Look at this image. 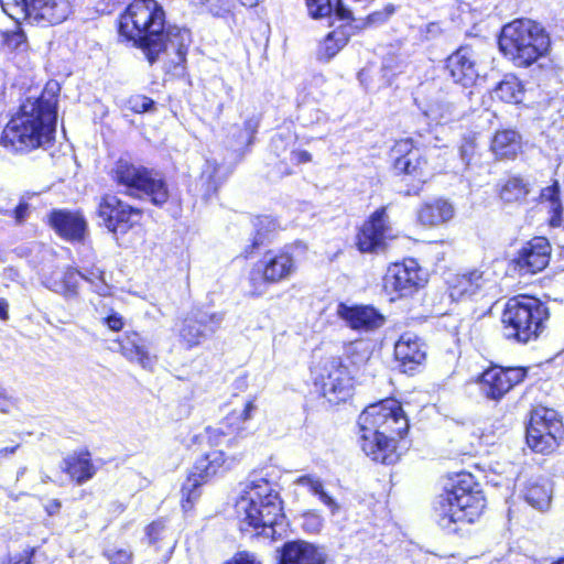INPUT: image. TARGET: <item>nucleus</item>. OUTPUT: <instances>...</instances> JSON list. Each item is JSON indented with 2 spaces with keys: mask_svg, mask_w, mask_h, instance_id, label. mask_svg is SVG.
Masks as SVG:
<instances>
[{
  "mask_svg": "<svg viewBox=\"0 0 564 564\" xmlns=\"http://www.w3.org/2000/svg\"><path fill=\"white\" fill-rule=\"evenodd\" d=\"M119 35L140 47L150 64L164 63L166 72L186 61L191 33L186 29H165V12L158 0H133L119 20Z\"/></svg>",
  "mask_w": 564,
  "mask_h": 564,
  "instance_id": "nucleus-1",
  "label": "nucleus"
},
{
  "mask_svg": "<svg viewBox=\"0 0 564 564\" xmlns=\"http://www.w3.org/2000/svg\"><path fill=\"white\" fill-rule=\"evenodd\" d=\"M57 122V98L42 94L26 99L2 131L1 144L17 153L45 149L53 142Z\"/></svg>",
  "mask_w": 564,
  "mask_h": 564,
  "instance_id": "nucleus-2",
  "label": "nucleus"
},
{
  "mask_svg": "<svg viewBox=\"0 0 564 564\" xmlns=\"http://www.w3.org/2000/svg\"><path fill=\"white\" fill-rule=\"evenodd\" d=\"M360 446L373 462L393 464L397 460L395 442L409 430V421L401 403L386 399L368 405L358 417Z\"/></svg>",
  "mask_w": 564,
  "mask_h": 564,
  "instance_id": "nucleus-3",
  "label": "nucleus"
},
{
  "mask_svg": "<svg viewBox=\"0 0 564 564\" xmlns=\"http://www.w3.org/2000/svg\"><path fill=\"white\" fill-rule=\"evenodd\" d=\"M486 500L470 474L457 476L453 488L440 496L435 505V519L440 528L455 533L462 524L473 523L482 514Z\"/></svg>",
  "mask_w": 564,
  "mask_h": 564,
  "instance_id": "nucleus-4",
  "label": "nucleus"
},
{
  "mask_svg": "<svg viewBox=\"0 0 564 564\" xmlns=\"http://www.w3.org/2000/svg\"><path fill=\"white\" fill-rule=\"evenodd\" d=\"M236 513L242 532L262 529L260 533L269 536L265 530L273 533V525L282 516L281 500L265 479L256 478L246 484L236 502Z\"/></svg>",
  "mask_w": 564,
  "mask_h": 564,
  "instance_id": "nucleus-5",
  "label": "nucleus"
},
{
  "mask_svg": "<svg viewBox=\"0 0 564 564\" xmlns=\"http://www.w3.org/2000/svg\"><path fill=\"white\" fill-rule=\"evenodd\" d=\"M551 40L542 25L529 19L506 24L500 33L499 48L516 66L528 67L546 55Z\"/></svg>",
  "mask_w": 564,
  "mask_h": 564,
  "instance_id": "nucleus-6",
  "label": "nucleus"
},
{
  "mask_svg": "<svg viewBox=\"0 0 564 564\" xmlns=\"http://www.w3.org/2000/svg\"><path fill=\"white\" fill-rule=\"evenodd\" d=\"M549 317L547 307L538 299L518 295L508 300L502 312L503 335L508 339L527 344L536 339Z\"/></svg>",
  "mask_w": 564,
  "mask_h": 564,
  "instance_id": "nucleus-7",
  "label": "nucleus"
},
{
  "mask_svg": "<svg viewBox=\"0 0 564 564\" xmlns=\"http://www.w3.org/2000/svg\"><path fill=\"white\" fill-rule=\"evenodd\" d=\"M112 177L119 186L124 187L127 194L147 196L154 205L161 206L169 198L167 186L158 173L126 159L116 162Z\"/></svg>",
  "mask_w": 564,
  "mask_h": 564,
  "instance_id": "nucleus-8",
  "label": "nucleus"
},
{
  "mask_svg": "<svg viewBox=\"0 0 564 564\" xmlns=\"http://www.w3.org/2000/svg\"><path fill=\"white\" fill-rule=\"evenodd\" d=\"M0 4L18 24L22 20L42 25L59 24L73 10L72 0H0Z\"/></svg>",
  "mask_w": 564,
  "mask_h": 564,
  "instance_id": "nucleus-9",
  "label": "nucleus"
},
{
  "mask_svg": "<svg viewBox=\"0 0 564 564\" xmlns=\"http://www.w3.org/2000/svg\"><path fill=\"white\" fill-rule=\"evenodd\" d=\"M297 270L295 259L285 251L269 252L250 271L248 282L251 295H263L269 284L289 280Z\"/></svg>",
  "mask_w": 564,
  "mask_h": 564,
  "instance_id": "nucleus-10",
  "label": "nucleus"
},
{
  "mask_svg": "<svg viewBox=\"0 0 564 564\" xmlns=\"http://www.w3.org/2000/svg\"><path fill=\"white\" fill-rule=\"evenodd\" d=\"M563 424L555 410L536 408L531 412L527 427V443L538 453H550L563 437Z\"/></svg>",
  "mask_w": 564,
  "mask_h": 564,
  "instance_id": "nucleus-11",
  "label": "nucleus"
},
{
  "mask_svg": "<svg viewBox=\"0 0 564 564\" xmlns=\"http://www.w3.org/2000/svg\"><path fill=\"white\" fill-rule=\"evenodd\" d=\"M234 459L225 457L221 451H212L198 458L184 481L182 492V507L186 511L200 496L199 487L218 473L229 469Z\"/></svg>",
  "mask_w": 564,
  "mask_h": 564,
  "instance_id": "nucleus-12",
  "label": "nucleus"
},
{
  "mask_svg": "<svg viewBox=\"0 0 564 564\" xmlns=\"http://www.w3.org/2000/svg\"><path fill=\"white\" fill-rule=\"evenodd\" d=\"M427 282L426 274L419 265L417 261L410 258L401 263H393L388 267L383 276V289L391 300L406 296Z\"/></svg>",
  "mask_w": 564,
  "mask_h": 564,
  "instance_id": "nucleus-13",
  "label": "nucleus"
},
{
  "mask_svg": "<svg viewBox=\"0 0 564 564\" xmlns=\"http://www.w3.org/2000/svg\"><path fill=\"white\" fill-rule=\"evenodd\" d=\"M318 380L323 395L329 403L336 404L349 398L352 387L351 375L340 358L326 359L322 365Z\"/></svg>",
  "mask_w": 564,
  "mask_h": 564,
  "instance_id": "nucleus-14",
  "label": "nucleus"
},
{
  "mask_svg": "<svg viewBox=\"0 0 564 564\" xmlns=\"http://www.w3.org/2000/svg\"><path fill=\"white\" fill-rule=\"evenodd\" d=\"M98 216L115 235H124L139 224L141 212L112 195H106L98 205Z\"/></svg>",
  "mask_w": 564,
  "mask_h": 564,
  "instance_id": "nucleus-15",
  "label": "nucleus"
},
{
  "mask_svg": "<svg viewBox=\"0 0 564 564\" xmlns=\"http://www.w3.org/2000/svg\"><path fill=\"white\" fill-rule=\"evenodd\" d=\"M445 69L455 84L470 88L476 85L481 66L477 52L470 45H462L446 58Z\"/></svg>",
  "mask_w": 564,
  "mask_h": 564,
  "instance_id": "nucleus-16",
  "label": "nucleus"
},
{
  "mask_svg": "<svg viewBox=\"0 0 564 564\" xmlns=\"http://www.w3.org/2000/svg\"><path fill=\"white\" fill-rule=\"evenodd\" d=\"M395 238L384 208L376 210L360 228L357 247L361 252H378L386 248L387 240Z\"/></svg>",
  "mask_w": 564,
  "mask_h": 564,
  "instance_id": "nucleus-17",
  "label": "nucleus"
},
{
  "mask_svg": "<svg viewBox=\"0 0 564 564\" xmlns=\"http://www.w3.org/2000/svg\"><path fill=\"white\" fill-rule=\"evenodd\" d=\"M527 370L521 367H491L485 370L479 379L481 393L491 400L501 399L514 386L524 380Z\"/></svg>",
  "mask_w": 564,
  "mask_h": 564,
  "instance_id": "nucleus-18",
  "label": "nucleus"
},
{
  "mask_svg": "<svg viewBox=\"0 0 564 564\" xmlns=\"http://www.w3.org/2000/svg\"><path fill=\"white\" fill-rule=\"evenodd\" d=\"M494 286L495 280L488 270L473 269L448 280L449 296L455 301L487 292Z\"/></svg>",
  "mask_w": 564,
  "mask_h": 564,
  "instance_id": "nucleus-19",
  "label": "nucleus"
},
{
  "mask_svg": "<svg viewBox=\"0 0 564 564\" xmlns=\"http://www.w3.org/2000/svg\"><path fill=\"white\" fill-rule=\"evenodd\" d=\"M221 322L223 315L219 313H204L187 317L180 328V338L187 348H193L200 345L207 336L216 333Z\"/></svg>",
  "mask_w": 564,
  "mask_h": 564,
  "instance_id": "nucleus-20",
  "label": "nucleus"
},
{
  "mask_svg": "<svg viewBox=\"0 0 564 564\" xmlns=\"http://www.w3.org/2000/svg\"><path fill=\"white\" fill-rule=\"evenodd\" d=\"M394 153L399 154L394 161V170L398 173L412 176L417 187L426 182L429 176L425 171L426 161L421 156L419 150L413 149L411 139L397 142Z\"/></svg>",
  "mask_w": 564,
  "mask_h": 564,
  "instance_id": "nucleus-21",
  "label": "nucleus"
},
{
  "mask_svg": "<svg viewBox=\"0 0 564 564\" xmlns=\"http://www.w3.org/2000/svg\"><path fill=\"white\" fill-rule=\"evenodd\" d=\"M50 225L61 238L72 242L83 241L87 231V221L83 214L67 209L53 210Z\"/></svg>",
  "mask_w": 564,
  "mask_h": 564,
  "instance_id": "nucleus-22",
  "label": "nucleus"
},
{
  "mask_svg": "<svg viewBox=\"0 0 564 564\" xmlns=\"http://www.w3.org/2000/svg\"><path fill=\"white\" fill-rule=\"evenodd\" d=\"M327 557L324 546L295 540L283 545L281 564H326Z\"/></svg>",
  "mask_w": 564,
  "mask_h": 564,
  "instance_id": "nucleus-23",
  "label": "nucleus"
},
{
  "mask_svg": "<svg viewBox=\"0 0 564 564\" xmlns=\"http://www.w3.org/2000/svg\"><path fill=\"white\" fill-rule=\"evenodd\" d=\"M551 246L543 237H535L519 252L517 264L525 273L542 271L550 261Z\"/></svg>",
  "mask_w": 564,
  "mask_h": 564,
  "instance_id": "nucleus-24",
  "label": "nucleus"
},
{
  "mask_svg": "<svg viewBox=\"0 0 564 564\" xmlns=\"http://www.w3.org/2000/svg\"><path fill=\"white\" fill-rule=\"evenodd\" d=\"M336 313L352 329L370 330L383 324V317L371 306H348L339 303Z\"/></svg>",
  "mask_w": 564,
  "mask_h": 564,
  "instance_id": "nucleus-25",
  "label": "nucleus"
},
{
  "mask_svg": "<svg viewBox=\"0 0 564 564\" xmlns=\"http://www.w3.org/2000/svg\"><path fill=\"white\" fill-rule=\"evenodd\" d=\"M120 352L131 362H135L143 369H152L156 362V356L151 354L149 341L138 333H127L120 340Z\"/></svg>",
  "mask_w": 564,
  "mask_h": 564,
  "instance_id": "nucleus-26",
  "label": "nucleus"
},
{
  "mask_svg": "<svg viewBox=\"0 0 564 564\" xmlns=\"http://www.w3.org/2000/svg\"><path fill=\"white\" fill-rule=\"evenodd\" d=\"M394 355L405 372L422 365L426 357L424 345L412 333L401 335L394 345Z\"/></svg>",
  "mask_w": 564,
  "mask_h": 564,
  "instance_id": "nucleus-27",
  "label": "nucleus"
},
{
  "mask_svg": "<svg viewBox=\"0 0 564 564\" xmlns=\"http://www.w3.org/2000/svg\"><path fill=\"white\" fill-rule=\"evenodd\" d=\"M455 208L446 199L436 198L424 203L417 210V220L425 227H440L451 221Z\"/></svg>",
  "mask_w": 564,
  "mask_h": 564,
  "instance_id": "nucleus-28",
  "label": "nucleus"
},
{
  "mask_svg": "<svg viewBox=\"0 0 564 564\" xmlns=\"http://www.w3.org/2000/svg\"><path fill=\"white\" fill-rule=\"evenodd\" d=\"M149 543L155 546L156 551H163V564H166L176 545L173 532L166 527L165 521L155 520L147 527Z\"/></svg>",
  "mask_w": 564,
  "mask_h": 564,
  "instance_id": "nucleus-29",
  "label": "nucleus"
},
{
  "mask_svg": "<svg viewBox=\"0 0 564 564\" xmlns=\"http://www.w3.org/2000/svg\"><path fill=\"white\" fill-rule=\"evenodd\" d=\"M80 273L73 268L64 271H54L45 278L44 284L53 292L63 295L65 299L77 296L78 279Z\"/></svg>",
  "mask_w": 564,
  "mask_h": 564,
  "instance_id": "nucleus-30",
  "label": "nucleus"
},
{
  "mask_svg": "<svg viewBox=\"0 0 564 564\" xmlns=\"http://www.w3.org/2000/svg\"><path fill=\"white\" fill-rule=\"evenodd\" d=\"M350 25H340L329 32L318 44L316 56L318 61L329 62L348 43L351 35Z\"/></svg>",
  "mask_w": 564,
  "mask_h": 564,
  "instance_id": "nucleus-31",
  "label": "nucleus"
},
{
  "mask_svg": "<svg viewBox=\"0 0 564 564\" xmlns=\"http://www.w3.org/2000/svg\"><path fill=\"white\" fill-rule=\"evenodd\" d=\"M492 153L500 159H513L521 150V138L511 129L497 131L492 138Z\"/></svg>",
  "mask_w": 564,
  "mask_h": 564,
  "instance_id": "nucleus-32",
  "label": "nucleus"
},
{
  "mask_svg": "<svg viewBox=\"0 0 564 564\" xmlns=\"http://www.w3.org/2000/svg\"><path fill=\"white\" fill-rule=\"evenodd\" d=\"M423 112L431 121L435 123H446L457 115L455 105L448 100L447 96L437 94L429 99Z\"/></svg>",
  "mask_w": 564,
  "mask_h": 564,
  "instance_id": "nucleus-33",
  "label": "nucleus"
},
{
  "mask_svg": "<svg viewBox=\"0 0 564 564\" xmlns=\"http://www.w3.org/2000/svg\"><path fill=\"white\" fill-rule=\"evenodd\" d=\"M62 468L78 484L87 481L95 474V467L88 453H80L78 455L66 457L63 462Z\"/></svg>",
  "mask_w": 564,
  "mask_h": 564,
  "instance_id": "nucleus-34",
  "label": "nucleus"
},
{
  "mask_svg": "<svg viewBox=\"0 0 564 564\" xmlns=\"http://www.w3.org/2000/svg\"><path fill=\"white\" fill-rule=\"evenodd\" d=\"M257 409L256 398L247 399L240 409L232 410L225 417V425L230 430V433L242 436L246 431V423L253 417Z\"/></svg>",
  "mask_w": 564,
  "mask_h": 564,
  "instance_id": "nucleus-35",
  "label": "nucleus"
},
{
  "mask_svg": "<svg viewBox=\"0 0 564 564\" xmlns=\"http://www.w3.org/2000/svg\"><path fill=\"white\" fill-rule=\"evenodd\" d=\"M524 498L529 505L538 510L549 508L552 499V486L547 479L539 478L529 484Z\"/></svg>",
  "mask_w": 564,
  "mask_h": 564,
  "instance_id": "nucleus-36",
  "label": "nucleus"
},
{
  "mask_svg": "<svg viewBox=\"0 0 564 564\" xmlns=\"http://www.w3.org/2000/svg\"><path fill=\"white\" fill-rule=\"evenodd\" d=\"M530 193V184L520 176H510L500 188V198L505 203H522Z\"/></svg>",
  "mask_w": 564,
  "mask_h": 564,
  "instance_id": "nucleus-37",
  "label": "nucleus"
},
{
  "mask_svg": "<svg viewBox=\"0 0 564 564\" xmlns=\"http://www.w3.org/2000/svg\"><path fill=\"white\" fill-rule=\"evenodd\" d=\"M524 89L521 82L513 75H507L494 89V97L505 102L519 104L522 101Z\"/></svg>",
  "mask_w": 564,
  "mask_h": 564,
  "instance_id": "nucleus-38",
  "label": "nucleus"
},
{
  "mask_svg": "<svg viewBox=\"0 0 564 564\" xmlns=\"http://www.w3.org/2000/svg\"><path fill=\"white\" fill-rule=\"evenodd\" d=\"M295 484L306 487L313 495L317 496L319 500L330 509L333 514L338 512L339 505L324 490L323 482L318 477L304 475L299 477Z\"/></svg>",
  "mask_w": 564,
  "mask_h": 564,
  "instance_id": "nucleus-39",
  "label": "nucleus"
},
{
  "mask_svg": "<svg viewBox=\"0 0 564 564\" xmlns=\"http://www.w3.org/2000/svg\"><path fill=\"white\" fill-rule=\"evenodd\" d=\"M541 204H545L552 213L550 223L556 227L561 225L562 204L558 196V183L555 181L552 185L543 188L540 194Z\"/></svg>",
  "mask_w": 564,
  "mask_h": 564,
  "instance_id": "nucleus-40",
  "label": "nucleus"
},
{
  "mask_svg": "<svg viewBox=\"0 0 564 564\" xmlns=\"http://www.w3.org/2000/svg\"><path fill=\"white\" fill-rule=\"evenodd\" d=\"M258 126V118H248L245 120L242 127L239 124H231L227 130V138H229L235 145L248 144L257 132Z\"/></svg>",
  "mask_w": 564,
  "mask_h": 564,
  "instance_id": "nucleus-41",
  "label": "nucleus"
},
{
  "mask_svg": "<svg viewBox=\"0 0 564 564\" xmlns=\"http://www.w3.org/2000/svg\"><path fill=\"white\" fill-rule=\"evenodd\" d=\"M370 355V345L366 340H355L345 346V356L355 368L366 365Z\"/></svg>",
  "mask_w": 564,
  "mask_h": 564,
  "instance_id": "nucleus-42",
  "label": "nucleus"
},
{
  "mask_svg": "<svg viewBox=\"0 0 564 564\" xmlns=\"http://www.w3.org/2000/svg\"><path fill=\"white\" fill-rule=\"evenodd\" d=\"M0 43L10 50H21L26 43L23 30L17 25L10 31H0Z\"/></svg>",
  "mask_w": 564,
  "mask_h": 564,
  "instance_id": "nucleus-43",
  "label": "nucleus"
},
{
  "mask_svg": "<svg viewBox=\"0 0 564 564\" xmlns=\"http://www.w3.org/2000/svg\"><path fill=\"white\" fill-rule=\"evenodd\" d=\"M372 0H337L336 15L341 20L352 19V10L365 9Z\"/></svg>",
  "mask_w": 564,
  "mask_h": 564,
  "instance_id": "nucleus-44",
  "label": "nucleus"
},
{
  "mask_svg": "<svg viewBox=\"0 0 564 564\" xmlns=\"http://www.w3.org/2000/svg\"><path fill=\"white\" fill-rule=\"evenodd\" d=\"M306 7L313 19L328 17L333 11L330 0H306Z\"/></svg>",
  "mask_w": 564,
  "mask_h": 564,
  "instance_id": "nucleus-45",
  "label": "nucleus"
},
{
  "mask_svg": "<svg viewBox=\"0 0 564 564\" xmlns=\"http://www.w3.org/2000/svg\"><path fill=\"white\" fill-rule=\"evenodd\" d=\"M323 524L324 519L316 511H307L302 514V528L307 533H318Z\"/></svg>",
  "mask_w": 564,
  "mask_h": 564,
  "instance_id": "nucleus-46",
  "label": "nucleus"
},
{
  "mask_svg": "<svg viewBox=\"0 0 564 564\" xmlns=\"http://www.w3.org/2000/svg\"><path fill=\"white\" fill-rule=\"evenodd\" d=\"M208 441L214 444H221L225 442V437L227 436H234L228 440V442H231L236 438L237 433H230V430L225 425V420L219 423L218 426L215 427H208L206 430Z\"/></svg>",
  "mask_w": 564,
  "mask_h": 564,
  "instance_id": "nucleus-47",
  "label": "nucleus"
},
{
  "mask_svg": "<svg viewBox=\"0 0 564 564\" xmlns=\"http://www.w3.org/2000/svg\"><path fill=\"white\" fill-rule=\"evenodd\" d=\"M218 164L216 161L206 160L205 166L202 172V180L207 183L208 191H216L219 181L216 177L218 172Z\"/></svg>",
  "mask_w": 564,
  "mask_h": 564,
  "instance_id": "nucleus-48",
  "label": "nucleus"
},
{
  "mask_svg": "<svg viewBox=\"0 0 564 564\" xmlns=\"http://www.w3.org/2000/svg\"><path fill=\"white\" fill-rule=\"evenodd\" d=\"M105 555L110 564H132V552L129 550H109Z\"/></svg>",
  "mask_w": 564,
  "mask_h": 564,
  "instance_id": "nucleus-49",
  "label": "nucleus"
},
{
  "mask_svg": "<svg viewBox=\"0 0 564 564\" xmlns=\"http://www.w3.org/2000/svg\"><path fill=\"white\" fill-rule=\"evenodd\" d=\"M189 4L194 7H208L209 11L219 15L224 6L227 4L228 0H187Z\"/></svg>",
  "mask_w": 564,
  "mask_h": 564,
  "instance_id": "nucleus-50",
  "label": "nucleus"
},
{
  "mask_svg": "<svg viewBox=\"0 0 564 564\" xmlns=\"http://www.w3.org/2000/svg\"><path fill=\"white\" fill-rule=\"evenodd\" d=\"M475 151H476V144H475L474 139L473 138L464 139V141L459 148V153H460L462 160L468 164L469 161L471 160V158L474 156Z\"/></svg>",
  "mask_w": 564,
  "mask_h": 564,
  "instance_id": "nucleus-51",
  "label": "nucleus"
},
{
  "mask_svg": "<svg viewBox=\"0 0 564 564\" xmlns=\"http://www.w3.org/2000/svg\"><path fill=\"white\" fill-rule=\"evenodd\" d=\"M226 564H261L257 557L249 552H239Z\"/></svg>",
  "mask_w": 564,
  "mask_h": 564,
  "instance_id": "nucleus-52",
  "label": "nucleus"
},
{
  "mask_svg": "<svg viewBox=\"0 0 564 564\" xmlns=\"http://www.w3.org/2000/svg\"><path fill=\"white\" fill-rule=\"evenodd\" d=\"M107 326L113 330V332H119L122 329L124 323H123V319L122 317L117 314V313H113L111 315H109L106 319H105Z\"/></svg>",
  "mask_w": 564,
  "mask_h": 564,
  "instance_id": "nucleus-53",
  "label": "nucleus"
},
{
  "mask_svg": "<svg viewBox=\"0 0 564 564\" xmlns=\"http://www.w3.org/2000/svg\"><path fill=\"white\" fill-rule=\"evenodd\" d=\"M153 104L152 99L142 96L135 99L132 108L135 112H145L152 108Z\"/></svg>",
  "mask_w": 564,
  "mask_h": 564,
  "instance_id": "nucleus-54",
  "label": "nucleus"
},
{
  "mask_svg": "<svg viewBox=\"0 0 564 564\" xmlns=\"http://www.w3.org/2000/svg\"><path fill=\"white\" fill-rule=\"evenodd\" d=\"M393 12L392 8H386L382 12H373L368 15L369 23H381L386 21Z\"/></svg>",
  "mask_w": 564,
  "mask_h": 564,
  "instance_id": "nucleus-55",
  "label": "nucleus"
},
{
  "mask_svg": "<svg viewBox=\"0 0 564 564\" xmlns=\"http://www.w3.org/2000/svg\"><path fill=\"white\" fill-rule=\"evenodd\" d=\"M90 284H91L93 291L96 292L97 294H99L101 296H106L109 294L110 288L107 284V282L105 281V276H102L101 279H97L95 281V283H90Z\"/></svg>",
  "mask_w": 564,
  "mask_h": 564,
  "instance_id": "nucleus-56",
  "label": "nucleus"
},
{
  "mask_svg": "<svg viewBox=\"0 0 564 564\" xmlns=\"http://www.w3.org/2000/svg\"><path fill=\"white\" fill-rule=\"evenodd\" d=\"M15 221L18 224L23 223L29 216V205L20 203L13 212Z\"/></svg>",
  "mask_w": 564,
  "mask_h": 564,
  "instance_id": "nucleus-57",
  "label": "nucleus"
},
{
  "mask_svg": "<svg viewBox=\"0 0 564 564\" xmlns=\"http://www.w3.org/2000/svg\"><path fill=\"white\" fill-rule=\"evenodd\" d=\"M291 160L296 163H307L312 161V155L305 150L292 151Z\"/></svg>",
  "mask_w": 564,
  "mask_h": 564,
  "instance_id": "nucleus-58",
  "label": "nucleus"
},
{
  "mask_svg": "<svg viewBox=\"0 0 564 564\" xmlns=\"http://www.w3.org/2000/svg\"><path fill=\"white\" fill-rule=\"evenodd\" d=\"M104 276V271L99 268H93L84 274H80V278L86 280L89 283H95L97 279H101Z\"/></svg>",
  "mask_w": 564,
  "mask_h": 564,
  "instance_id": "nucleus-59",
  "label": "nucleus"
},
{
  "mask_svg": "<svg viewBox=\"0 0 564 564\" xmlns=\"http://www.w3.org/2000/svg\"><path fill=\"white\" fill-rule=\"evenodd\" d=\"M61 502L56 499L51 500L46 503L45 510L50 516H53L59 511Z\"/></svg>",
  "mask_w": 564,
  "mask_h": 564,
  "instance_id": "nucleus-60",
  "label": "nucleus"
},
{
  "mask_svg": "<svg viewBox=\"0 0 564 564\" xmlns=\"http://www.w3.org/2000/svg\"><path fill=\"white\" fill-rule=\"evenodd\" d=\"M8 307V302L3 299H0V319L7 321L9 318Z\"/></svg>",
  "mask_w": 564,
  "mask_h": 564,
  "instance_id": "nucleus-61",
  "label": "nucleus"
},
{
  "mask_svg": "<svg viewBox=\"0 0 564 564\" xmlns=\"http://www.w3.org/2000/svg\"><path fill=\"white\" fill-rule=\"evenodd\" d=\"M23 552L34 553V554H36V555H41V556L44 558L43 561L37 562V561H35V560H34V556L32 555V556H31V560H30V561H31V563H32V562H33V563L35 562V564H48V563H47V556H46L44 553H42V552H39V551L34 550V549H32V550H24Z\"/></svg>",
  "mask_w": 564,
  "mask_h": 564,
  "instance_id": "nucleus-62",
  "label": "nucleus"
},
{
  "mask_svg": "<svg viewBox=\"0 0 564 564\" xmlns=\"http://www.w3.org/2000/svg\"><path fill=\"white\" fill-rule=\"evenodd\" d=\"M17 448H18V446L0 448V458L15 453Z\"/></svg>",
  "mask_w": 564,
  "mask_h": 564,
  "instance_id": "nucleus-63",
  "label": "nucleus"
},
{
  "mask_svg": "<svg viewBox=\"0 0 564 564\" xmlns=\"http://www.w3.org/2000/svg\"><path fill=\"white\" fill-rule=\"evenodd\" d=\"M262 0H239V2L249 8L257 7Z\"/></svg>",
  "mask_w": 564,
  "mask_h": 564,
  "instance_id": "nucleus-64",
  "label": "nucleus"
}]
</instances>
